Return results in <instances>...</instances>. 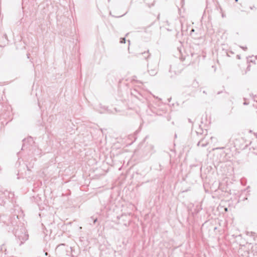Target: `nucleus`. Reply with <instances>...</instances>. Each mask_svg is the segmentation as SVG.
<instances>
[{
    "label": "nucleus",
    "mask_w": 257,
    "mask_h": 257,
    "mask_svg": "<svg viewBox=\"0 0 257 257\" xmlns=\"http://www.w3.org/2000/svg\"><path fill=\"white\" fill-rule=\"evenodd\" d=\"M120 42L121 43H125V38H122Z\"/></svg>",
    "instance_id": "f257e3e1"
},
{
    "label": "nucleus",
    "mask_w": 257,
    "mask_h": 257,
    "mask_svg": "<svg viewBox=\"0 0 257 257\" xmlns=\"http://www.w3.org/2000/svg\"><path fill=\"white\" fill-rule=\"evenodd\" d=\"M149 72H150V73L151 75H154L155 74V73L153 72H150V71H149Z\"/></svg>",
    "instance_id": "f03ea898"
},
{
    "label": "nucleus",
    "mask_w": 257,
    "mask_h": 257,
    "mask_svg": "<svg viewBox=\"0 0 257 257\" xmlns=\"http://www.w3.org/2000/svg\"><path fill=\"white\" fill-rule=\"evenodd\" d=\"M225 210L226 211H227V208H225Z\"/></svg>",
    "instance_id": "7ed1b4c3"
},
{
    "label": "nucleus",
    "mask_w": 257,
    "mask_h": 257,
    "mask_svg": "<svg viewBox=\"0 0 257 257\" xmlns=\"http://www.w3.org/2000/svg\"><path fill=\"white\" fill-rule=\"evenodd\" d=\"M235 2H237L238 1V0H235Z\"/></svg>",
    "instance_id": "20e7f679"
}]
</instances>
